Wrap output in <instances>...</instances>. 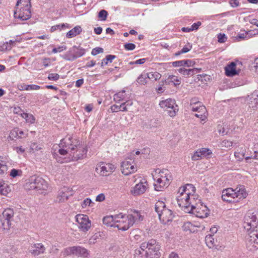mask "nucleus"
Here are the masks:
<instances>
[{
	"mask_svg": "<svg viewBox=\"0 0 258 258\" xmlns=\"http://www.w3.org/2000/svg\"><path fill=\"white\" fill-rule=\"evenodd\" d=\"M155 211L158 213L159 219L163 224H167L171 222L173 214L171 210L166 207L164 202L158 201L155 204Z\"/></svg>",
	"mask_w": 258,
	"mask_h": 258,
	"instance_id": "nucleus-4",
	"label": "nucleus"
},
{
	"mask_svg": "<svg viewBox=\"0 0 258 258\" xmlns=\"http://www.w3.org/2000/svg\"><path fill=\"white\" fill-rule=\"evenodd\" d=\"M115 169V165L111 163L101 162L97 164L96 171L101 176H107L111 174Z\"/></svg>",
	"mask_w": 258,
	"mask_h": 258,
	"instance_id": "nucleus-10",
	"label": "nucleus"
},
{
	"mask_svg": "<svg viewBox=\"0 0 258 258\" xmlns=\"http://www.w3.org/2000/svg\"><path fill=\"white\" fill-rule=\"evenodd\" d=\"M69 28V26L68 24H58L54 26H53L50 28V32H53L56 30H61L62 29L65 28Z\"/></svg>",
	"mask_w": 258,
	"mask_h": 258,
	"instance_id": "nucleus-42",
	"label": "nucleus"
},
{
	"mask_svg": "<svg viewBox=\"0 0 258 258\" xmlns=\"http://www.w3.org/2000/svg\"><path fill=\"white\" fill-rule=\"evenodd\" d=\"M103 222L104 225L107 226L115 227V215L104 217Z\"/></svg>",
	"mask_w": 258,
	"mask_h": 258,
	"instance_id": "nucleus-24",
	"label": "nucleus"
},
{
	"mask_svg": "<svg viewBox=\"0 0 258 258\" xmlns=\"http://www.w3.org/2000/svg\"><path fill=\"white\" fill-rule=\"evenodd\" d=\"M19 132V128H14L10 132V137L12 140H14V138H19V134H18V132Z\"/></svg>",
	"mask_w": 258,
	"mask_h": 258,
	"instance_id": "nucleus-50",
	"label": "nucleus"
},
{
	"mask_svg": "<svg viewBox=\"0 0 258 258\" xmlns=\"http://www.w3.org/2000/svg\"><path fill=\"white\" fill-rule=\"evenodd\" d=\"M235 196L236 195L233 189L232 188H227L223 190L221 197L223 201L229 203H232L234 202V199L236 198Z\"/></svg>",
	"mask_w": 258,
	"mask_h": 258,
	"instance_id": "nucleus-16",
	"label": "nucleus"
},
{
	"mask_svg": "<svg viewBox=\"0 0 258 258\" xmlns=\"http://www.w3.org/2000/svg\"><path fill=\"white\" fill-rule=\"evenodd\" d=\"M12 49V46L9 44L8 42H6L0 44V51H4L6 50H10Z\"/></svg>",
	"mask_w": 258,
	"mask_h": 258,
	"instance_id": "nucleus-48",
	"label": "nucleus"
},
{
	"mask_svg": "<svg viewBox=\"0 0 258 258\" xmlns=\"http://www.w3.org/2000/svg\"><path fill=\"white\" fill-rule=\"evenodd\" d=\"M72 49L73 51V55L75 57V59L78 57H80L83 56L86 52V50L84 48L80 46H74Z\"/></svg>",
	"mask_w": 258,
	"mask_h": 258,
	"instance_id": "nucleus-26",
	"label": "nucleus"
},
{
	"mask_svg": "<svg viewBox=\"0 0 258 258\" xmlns=\"http://www.w3.org/2000/svg\"><path fill=\"white\" fill-rule=\"evenodd\" d=\"M40 87L37 85H22L19 89L20 90H36L39 89Z\"/></svg>",
	"mask_w": 258,
	"mask_h": 258,
	"instance_id": "nucleus-34",
	"label": "nucleus"
},
{
	"mask_svg": "<svg viewBox=\"0 0 258 258\" xmlns=\"http://www.w3.org/2000/svg\"><path fill=\"white\" fill-rule=\"evenodd\" d=\"M198 203H194L189 208V212L187 213L193 214L196 217L201 218L207 217L209 215L208 208L206 205H203L200 200H198Z\"/></svg>",
	"mask_w": 258,
	"mask_h": 258,
	"instance_id": "nucleus-6",
	"label": "nucleus"
},
{
	"mask_svg": "<svg viewBox=\"0 0 258 258\" xmlns=\"http://www.w3.org/2000/svg\"><path fill=\"white\" fill-rule=\"evenodd\" d=\"M125 98V90H123L116 93L114 95V100L116 102H119L123 100Z\"/></svg>",
	"mask_w": 258,
	"mask_h": 258,
	"instance_id": "nucleus-39",
	"label": "nucleus"
},
{
	"mask_svg": "<svg viewBox=\"0 0 258 258\" xmlns=\"http://www.w3.org/2000/svg\"><path fill=\"white\" fill-rule=\"evenodd\" d=\"M156 177H159L161 179L164 180L166 182V184H169L172 179V176L170 171L166 169H163L159 171V172L156 175Z\"/></svg>",
	"mask_w": 258,
	"mask_h": 258,
	"instance_id": "nucleus-18",
	"label": "nucleus"
},
{
	"mask_svg": "<svg viewBox=\"0 0 258 258\" xmlns=\"http://www.w3.org/2000/svg\"><path fill=\"white\" fill-rule=\"evenodd\" d=\"M76 221L78 223L80 230L83 232L87 231L91 227V221L86 215L78 214L76 215Z\"/></svg>",
	"mask_w": 258,
	"mask_h": 258,
	"instance_id": "nucleus-11",
	"label": "nucleus"
},
{
	"mask_svg": "<svg viewBox=\"0 0 258 258\" xmlns=\"http://www.w3.org/2000/svg\"><path fill=\"white\" fill-rule=\"evenodd\" d=\"M121 106L117 105H113L111 106V110L112 112H116L121 110Z\"/></svg>",
	"mask_w": 258,
	"mask_h": 258,
	"instance_id": "nucleus-61",
	"label": "nucleus"
},
{
	"mask_svg": "<svg viewBox=\"0 0 258 258\" xmlns=\"http://www.w3.org/2000/svg\"><path fill=\"white\" fill-rule=\"evenodd\" d=\"M160 106L165 111H166L170 117H174L176 115L178 110V107L175 103L174 99H167L162 100L159 103Z\"/></svg>",
	"mask_w": 258,
	"mask_h": 258,
	"instance_id": "nucleus-9",
	"label": "nucleus"
},
{
	"mask_svg": "<svg viewBox=\"0 0 258 258\" xmlns=\"http://www.w3.org/2000/svg\"><path fill=\"white\" fill-rule=\"evenodd\" d=\"M121 170L122 173L124 175H128L135 172L137 170V167L134 161L131 162V161L125 160L121 163Z\"/></svg>",
	"mask_w": 258,
	"mask_h": 258,
	"instance_id": "nucleus-14",
	"label": "nucleus"
},
{
	"mask_svg": "<svg viewBox=\"0 0 258 258\" xmlns=\"http://www.w3.org/2000/svg\"><path fill=\"white\" fill-rule=\"evenodd\" d=\"M31 247L32 249L30 250V252L34 256L43 254L45 251V247L40 243H35Z\"/></svg>",
	"mask_w": 258,
	"mask_h": 258,
	"instance_id": "nucleus-17",
	"label": "nucleus"
},
{
	"mask_svg": "<svg viewBox=\"0 0 258 258\" xmlns=\"http://www.w3.org/2000/svg\"><path fill=\"white\" fill-rule=\"evenodd\" d=\"M135 258H150L148 253L146 250L142 248H137L135 251Z\"/></svg>",
	"mask_w": 258,
	"mask_h": 258,
	"instance_id": "nucleus-28",
	"label": "nucleus"
},
{
	"mask_svg": "<svg viewBox=\"0 0 258 258\" xmlns=\"http://www.w3.org/2000/svg\"><path fill=\"white\" fill-rule=\"evenodd\" d=\"M130 220L132 221V226L134 223L143 220V217L138 211H134L131 214L128 215Z\"/></svg>",
	"mask_w": 258,
	"mask_h": 258,
	"instance_id": "nucleus-23",
	"label": "nucleus"
},
{
	"mask_svg": "<svg viewBox=\"0 0 258 258\" xmlns=\"http://www.w3.org/2000/svg\"><path fill=\"white\" fill-rule=\"evenodd\" d=\"M62 253L64 256L73 254L78 257H87L89 255V251L85 247L81 246L68 247L62 251Z\"/></svg>",
	"mask_w": 258,
	"mask_h": 258,
	"instance_id": "nucleus-8",
	"label": "nucleus"
},
{
	"mask_svg": "<svg viewBox=\"0 0 258 258\" xmlns=\"http://www.w3.org/2000/svg\"><path fill=\"white\" fill-rule=\"evenodd\" d=\"M257 216L255 212L248 211L244 217L243 227L248 232L246 238L247 249L254 251L258 249V225Z\"/></svg>",
	"mask_w": 258,
	"mask_h": 258,
	"instance_id": "nucleus-1",
	"label": "nucleus"
},
{
	"mask_svg": "<svg viewBox=\"0 0 258 258\" xmlns=\"http://www.w3.org/2000/svg\"><path fill=\"white\" fill-rule=\"evenodd\" d=\"M192 48V45L189 43H187L181 50L183 53H186L190 50Z\"/></svg>",
	"mask_w": 258,
	"mask_h": 258,
	"instance_id": "nucleus-57",
	"label": "nucleus"
},
{
	"mask_svg": "<svg viewBox=\"0 0 258 258\" xmlns=\"http://www.w3.org/2000/svg\"><path fill=\"white\" fill-rule=\"evenodd\" d=\"M203 158L199 150L196 151L191 156V159L194 161L199 160Z\"/></svg>",
	"mask_w": 258,
	"mask_h": 258,
	"instance_id": "nucleus-51",
	"label": "nucleus"
},
{
	"mask_svg": "<svg viewBox=\"0 0 258 258\" xmlns=\"http://www.w3.org/2000/svg\"><path fill=\"white\" fill-rule=\"evenodd\" d=\"M146 74H141L137 79V82L140 85H145L147 83Z\"/></svg>",
	"mask_w": 258,
	"mask_h": 258,
	"instance_id": "nucleus-43",
	"label": "nucleus"
},
{
	"mask_svg": "<svg viewBox=\"0 0 258 258\" xmlns=\"http://www.w3.org/2000/svg\"><path fill=\"white\" fill-rule=\"evenodd\" d=\"M59 78V75L56 73H51L48 75V79L49 80L56 81Z\"/></svg>",
	"mask_w": 258,
	"mask_h": 258,
	"instance_id": "nucleus-58",
	"label": "nucleus"
},
{
	"mask_svg": "<svg viewBox=\"0 0 258 258\" xmlns=\"http://www.w3.org/2000/svg\"><path fill=\"white\" fill-rule=\"evenodd\" d=\"M203 157H207L212 154V151L208 148H201L199 149Z\"/></svg>",
	"mask_w": 258,
	"mask_h": 258,
	"instance_id": "nucleus-49",
	"label": "nucleus"
},
{
	"mask_svg": "<svg viewBox=\"0 0 258 258\" xmlns=\"http://www.w3.org/2000/svg\"><path fill=\"white\" fill-rule=\"evenodd\" d=\"M146 74L147 78L153 81H157L159 80L161 77V74L156 72H150L149 73H147Z\"/></svg>",
	"mask_w": 258,
	"mask_h": 258,
	"instance_id": "nucleus-36",
	"label": "nucleus"
},
{
	"mask_svg": "<svg viewBox=\"0 0 258 258\" xmlns=\"http://www.w3.org/2000/svg\"><path fill=\"white\" fill-rule=\"evenodd\" d=\"M196 112H198L197 113L195 114V116L198 118H200L202 120H204L206 118V112H201V111H200V109H198V111H197Z\"/></svg>",
	"mask_w": 258,
	"mask_h": 258,
	"instance_id": "nucleus-55",
	"label": "nucleus"
},
{
	"mask_svg": "<svg viewBox=\"0 0 258 258\" xmlns=\"http://www.w3.org/2000/svg\"><path fill=\"white\" fill-rule=\"evenodd\" d=\"M14 16L15 18H18L22 21L28 20L31 17L30 8L19 7V9H17L16 8Z\"/></svg>",
	"mask_w": 258,
	"mask_h": 258,
	"instance_id": "nucleus-13",
	"label": "nucleus"
},
{
	"mask_svg": "<svg viewBox=\"0 0 258 258\" xmlns=\"http://www.w3.org/2000/svg\"><path fill=\"white\" fill-rule=\"evenodd\" d=\"M167 82L168 84L173 83L174 86H177L181 83V79L176 76L170 75L167 79Z\"/></svg>",
	"mask_w": 258,
	"mask_h": 258,
	"instance_id": "nucleus-31",
	"label": "nucleus"
},
{
	"mask_svg": "<svg viewBox=\"0 0 258 258\" xmlns=\"http://www.w3.org/2000/svg\"><path fill=\"white\" fill-rule=\"evenodd\" d=\"M67 147L72 150L71 160L77 161L83 157L86 154V149L80 144V142L76 138L69 137L64 140Z\"/></svg>",
	"mask_w": 258,
	"mask_h": 258,
	"instance_id": "nucleus-3",
	"label": "nucleus"
},
{
	"mask_svg": "<svg viewBox=\"0 0 258 258\" xmlns=\"http://www.w3.org/2000/svg\"><path fill=\"white\" fill-rule=\"evenodd\" d=\"M201 71V69H198V68H194V69H188V73L189 76H192L194 74H197L199 72H200Z\"/></svg>",
	"mask_w": 258,
	"mask_h": 258,
	"instance_id": "nucleus-60",
	"label": "nucleus"
},
{
	"mask_svg": "<svg viewBox=\"0 0 258 258\" xmlns=\"http://www.w3.org/2000/svg\"><path fill=\"white\" fill-rule=\"evenodd\" d=\"M218 41L219 43H224L226 41L227 37L224 33H219L217 36Z\"/></svg>",
	"mask_w": 258,
	"mask_h": 258,
	"instance_id": "nucleus-52",
	"label": "nucleus"
},
{
	"mask_svg": "<svg viewBox=\"0 0 258 258\" xmlns=\"http://www.w3.org/2000/svg\"><path fill=\"white\" fill-rule=\"evenodd\" d=\"M99 238V235L97 234H94L91 236L89 239V243L90 244H93L97 242V239Z\"/></svg>",
	"mask_w": 258,
	"mask_h": 258,
	"instance_id": "nucleus-54",
	"label": "nucleus"
},
{
	"mask_svg": "<svg viewBox=\"0 0 258 258\" xmlns=\"http://www.w3.org/2000/svg\"><path fill=\"white\" fill-rule=\"evenodd\" d=\"M225 74L228 77H233L238 74V72L236 70V63L231 62L225 67Z\"/></svg>",
	"mask_w": 258,
	"mask_h": 258,
	"instance_id": "nucleus-21",
	"label": "nucleus"
},
{
	"mask_svg": "<svg viewBox=\"0 0 258 258\" xmlns=\"http://www.w3.org/2000/svg\"><path fill=\"white\" fill-rule=\"evenodd\" d=\"M116 57L115 55L109 54L106 56L105 58L102 60V62L101 63V67H103L104 65H107L108 63L111 62Z\"/></svg>",
	"mask_w": 258,
	"mask_h": 258,
	"instance_id": "nucleus-41",
	"label": "nucleus"
},
{
	"mask_svg": "<svg viewBox=\"0 0 258 258\" xmlns=\"http://www.w3.org/2000/svg\"><path fill=\"white\" fill-rule=\"evenodd\" d=\"M236 198H238L239 199H244L247 196V193L245 190V187L243 185H238L234 189H233Z\"/></svg>",
	"mask_w": 258,
	"mask_h": 258,
	"instance_id": "nucleus-20",
	"label": "nucleus"
},
{
	"mask_svg": "<svg viewBox=\"0 0 258 258\" xmlns=\"http://www.w3.org/2000/svg\"><path fill=\"white\" fill-rule=\"evenodd\" d=\"M72 53H73V51L72 49H71L68 52H67L62 56L63 58L69 61L74 60L75 59V57L74 56L73 54Z\"/></svg>",
	"mask_w": 258,
	"mask_h": 258,
	"instance_id": "nucleus-45",
	"label": "nucleus"
},
{
	"mask_svg": "<svg viewBox=\"0 0 258 258\" xmlns=\"http://www.w3.org/2000/svg\"><path fill=\"white\" fill-rule=\"evenodd\" d=\"M11 191V187L4 181H0V195L7 196Z\"/></svg>",
	"mask_w": 258,
	"mask_h": 258,
	"instance_id": "nucleus-25",
	"label": "nucleus"
},
{
	"mask_svg": "<svg viewBox=\"0 0 258 258\" xmlns=\"http://www.w3.org/2000/svg\"><path fill=\"white\" fill-rule=\"evenodd\" d=\"M108 15V13L106 10H101L98 15V18L102 21H105L106 20Z\"/></svg>",
	"mask_w": 258,
	"mask_h": 258,
	"instance_id": "nucleus-46",
	"label": "nucleus"
},
{
	"mask_svg": "<svg viewBox=\"0 0 258 258\" xmlns=\"http://www.w3.org/2000/svg\"><path fill=\"white\" fill-rule=\"evenodd\" d=\"M214 235L209 234L205 237V242L207 245L210 248L216 245V241L213 237Z\"/></svg>",
	"mask_w": 258,
	"mask_h": 258,
	"instance_id": "nucleus-29",
	"label": "nucleus"
},
{
	"mask_svg": "<svg viewBox=\"0 0 258 258\" xmlns=\"http://www.w3.org/2000/svg\"><path fill=\"white\" fill-rule=\"evenodd\" d=\"M28 189H35L40 193L46 191L48 185L47 182L40 176L33 175L31 176L25 185Z\"/></svg>",
	"mask_w": 258,
	"mask_h": 258,
	"instance_id": "nucleus-5",
	"label": "nucleus"
},
{
	"mask_svg": "<svg viewBox=\"0 0 258 258\" xmlns=\"http://www.w3.org/2000/svg\"><path fill=\"white\" fill-rule=\"evenodd\" d=\"M0 221L2 224V228L4 230H8L10 229L11 226L12 221L1 217H0Z\"/></svg>",
	"mask_w": 258,
	"mask_h": 258,
	"instance_id": "nucleus-33",
	"label": "nucleus"
},
{
	"mask_svg": "<svg viewBox=\"0 0 258 258\" xmlns=\"http://www.w3.org/2000/svg\"><path fill=\"white\" fill-rule=\"evenodd\" d=\"M179 73L183 75L184 76H189L188 73V69H185L183 68H181L178 70Z\"/></svg>",
	"mask_w": 258,
	"mask_h": 258,
	"instance_id": "nucleus-64",
	"label": "nucleus"
},
{
	"mask_svg": "<svg viewBox=\"0 0 258 258\" xmlns=\"http://www.w3.org/2000/svg\"><path fill=\"white\" fill-rule=\"evenodd\" d=\"M14 214L13 210L11 209L8 208L5 209L3 211L2 215L0 217H4L5 219L12 221L13 220Z\"/></svg>",
	"mask_w": 258,
	"mask_h": 258,
	"instance_id": "nucleus-30",
	"label": "nucleus"
},
{
	"mask_svg": "<svg viewBox=\"0 0 258 258\" xmlns=\"http://www.w3.org/2000/svg\"><path fill=\"white\" fill-rule=\"evenodd\" d=\"M195 226L190 222H185L182 226V230L185 232L189 233H193L195 232Z\"/></svg>",
	"mask_w": 258,
	"mask_h": 258,
	"instance_id": "nucleus-32",
	"label": "nucleus"
},
{
	"mask_svg": "<svg viewBox=\"0 0 258 258\" xmlns=\"http://www.w3.org/2000/svg\"><path fill=\"white\" fill-rule=\"evenodd\" d=\"M19 6L20 7H24L26 8H31L30 1H27L25 0H18L16 5V8L19 9Z\"/></svg>",
	"mask_w": 258,
	"mask_h": 258,
	"instance_id": "nucleus-37",
	"label": "nucleus"
},
{
	"mask_svg": "<svg viewBox=\"0 0 258 258\" xmlns=\"http://www.w3.org/2000/svg\"><path fill=\"white\" fill-rule=\"evenodd\" d=\"M105 200V196L104 194L101 193L98 195L96 197V201L97 202H103Z\"/></svg>",
	"mask_w": 258,
	"mask_h": 258,
	"instance_id": "nucleus-62",
	"label": "nucleus"
},
{
	"mask_svg": "<svg viewBox=\"0 0 258 258\" xmlns=\"http://www.w3.org/2000/svg\"><path fill=\"white\" fill-rule=\"evenodd\" d=\"M115 227L118 230L126 231L132 226V221L130 220L128 215L120 213L115 215Z\"/></svg>",
	"mask_w": 258,
	"mask_h": 258,
	"instance_id": "nucleus-7",
	"label": "nucleus"
},
{
	"mask_svg": "<svg viewBox=\"0 0 258 258\" xmlns=\"http://www.w3.org/2000/svg\"><path fill=\"white\" fill-rule=\"evenodd\" d=\"M124 47L126 50H133L136 48V45L134 43H128L124 45Z\"/></svg>",
	"mask_w": 258,
	"mask_h": 258,
	"instance_id": "nucleus-59",
	"label": "nucleus"
},
{
	"mask_svg": "<svg viewBox=\"0 0 258 258\" xmlns=\"http://www.w3.org/2000/svg\"><path fill=\"white\" fill-rule=\"evenodd\" d=\"M103 52V49L101 47H95L93 48L91 51V54L93 55H96L100 53Z\"/></svg>",
	"mask_w": 258,
	"mask_h": 258,
	"instance_id": "nucleus-56",
	"label": "nucleus"
},
{
	"mask_svg": "<svg viewBox=\"0 0 258 258\" xmlns=\"http://www.w3.org/2000/svg\"><path fill=\"white\" fill-rule=\"evenodd\" d=\"M8 170V167L6 162L2 160L0 156V175H3Z\"/></svg>",
	"mask_w": 258,
	"mask_h": 258,
	"instance_id": "nucleus-44",
	"label": "nucleus"
},
{
	"mask_svg": "<svg viewBox=\"0 0 258 258\" xmlns=\"http://www.w3.org/2000/svg\"><path fill=\"white\" fill-rule=\"evenodd\" d=\"M10 175L14 178L17 176H21L22 175V171L21 170L13 169L11 170Z\"/></svg>",
	"mask_w": 258,
	"mask_h": 258,
	"instance_id": "nucleus-47",
	"label": "nucleus"
},
{
	"mask_svg": "<svg viewBox=\"0 0 258 258\" xmlns=\"http://www.w3.org/2000/svg\"><path fill=\"white\" fill-rule=\"evenodd\" d=\"M148 187V183L145 179L141 180L137 184L132 190V193L134 196H138L144 194Z\"/></svg>",
	"mask_w": 258,
	"mask_h": 258,
	"instance_id": "nucleus-15",
	"label": "nucleus"
},
{
	"mask_svg": "<svg viewBox=\"0 0 258 258\" xmlns=\"http://www.w3.org/2000/svg\"><path fill=\"white\" fill-rule=\"evenodd\" d=\"M68 137H67L61 140L60 143L59 145V147L61 148L58 150V152L61 155H66L67 154H69L70 156H71L72 150H71V148L67 147L64 143V140Z\"/></svg>",
	"mask_w": 258,
	"mask_h": 258,
	"instance_id": "nucleus-19",
	"label": "nucleus"
},
{
	"mask_svg": "<svg viewBox=\"0 0 258 258\" xmlns=\"http://www.w3.org/2000/svg\"><path fill=\"white\" fill-rule=\"evenodd\" d=\"M190 107L192 111H198V109H200V111H201V112H207L206 107L202 105L201 103L199 104V105H194Z\"/></svg>",
	"mask_w": 258,
	"mask_h": 258,
	"instance_id": "nucleus-40",
	"label": "nucleus"
},
{
	"mask_svg": "<svg viewBox=\"0 0 258 258\" xmlns=\"http://www.w3.org/2000/svg\"><path fill=\"white\" fill-rule=\"evenodd\" d=\"M40 149V147H38V145L36 143H33L30 146V152H35V151H38Z\"/></svg>",
	"mask_w": 258,
	"mask_h": 258,
	"instance_id": "nucleus-63",
	"label": "nucleus"
},
{
	"mask_svg": "<svg viewBox=\"0 0 258 258\" xmlns=\"http://www.w3.org/2000/svg\"><path fill=\"white\" fill-rule=\"evenodd\" d=\"M82 32V28L80 26L75 27L73 29L70 30L66 35L67 37L71 38L75 37Z\"/></svg>",
	"mask_w": 258,
	"mask_h": 258,
	"instance_id": "nucleus-27",
	"label": "nucleus"
},
{
	"mask_svg": "<svg viewBox=\"0 0 258 258\" xmlns=\"http://www.w3.org/2000/svg\"><path fill=\"white\" fill-rule=\"evenodd\" d=\"M21 116L24 118L27 122L33 123L35 121V118L34 116L31 114L27 113H21Z\"/></svg>",
	"mask_w": 258,
	"mask_h": 258,
	"instance_id": "nucleus-38",
	"label": "nucleus"
},
{
	"mask_svg": "<svg viewBox=\"0 0 258 258\" xmlns=\"http://www.w3.org/2000/svg\"><path fill=\"white\" fill-rule=\"evenodd\" d=\"M155 182L154 183L155 189L157 191H161L163 188L167 187L169 184H166V182L164 180L161 179L159 177L154 178Z\"/></svg>",
	"mask_w": 258,
	"mask_h": 258,
	"instance_id": "nucleus-22",
	"label": "nucleus"
},
{
	"mask_svg": "<svg viewBox=\"0 0 258 258\" xmlns=\"http://www.w3.org/2000/svg\"><path fill=\"white\" fill-rule=\"evenodd\" d=\"M149 244L148 250H147V251L150 258H158L160 255V252H159L160 248V245L157 243L155 239H153L149 241Z\"/></svg>",
	"mask_w": 258,
	"mask_h": 258,
	"instance_id": "nucleus-12",
	"label": "nucleus"
},
{
	"mask_svg": "<svg viewBox=\"0 0 258 258\" xmlns=\"http://www.w3.org/2000/svg\"><path fill=\"white\" fill-rule=\"evenodd\" d=\"M68 199V195L65 192L62 191H59L56 199V202L58 203H62Z\"/></svg>",
	"mask_w": 258,
	"mask_h": 258,
	"instance_id": "nucleus-35",
	"label": "nucleus"
},
{
	"mask_svg": "<svg viewBox=\"0 0 258 258\" xmlns=\"http://www.w3.org/2000/svg\"><path fill=\"white\" fill-rule=\"evenodd\" d=\"M188 187L194 188L192 184H186L179 188L176 196L178 206L185 213L189 212V208L196 202L194 196L190 195Z\"/></svg>",
	"mask_w": 258,
	"mask_h": 258,
	"instance_id": "nucleus-2",
	"label": "nucleus"
},
{
	"mask_svg": "<svg viewBox=\"0 0 258 258\" xmlns=\"http://www.w3.org/2000/svg\"><path fill=\"white\" fill-rule=\"evenodd\" d=\"M92 203V202L90 198H86L82 202L81 206L83 208H86L87 206H91V204Z\"/></svg>",
	"mask_w": 258,
	"mask_h": 258,
	"instance_id": "nucleus-53",
	"label": "nucleus"
}]
</instances>
